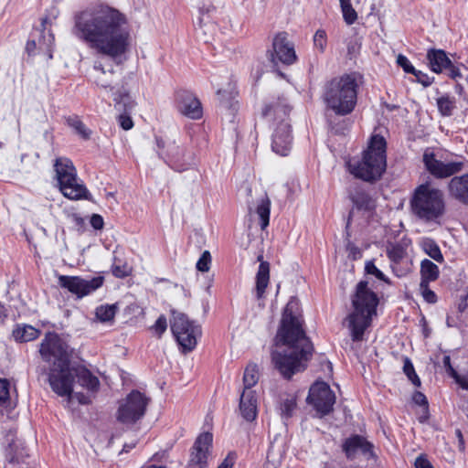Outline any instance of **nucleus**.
<instances>
[{"mask_svg": "<svg viewBox=\"0 0 468 468\" xmlns=\"http://www.w3.org/2000/svg\"><path fill=\"white\" fill-rule=\"evenodd\" d=\"M236 462V454L229 452L218 468H233Z\"/></svg>", "mask_w": 468, "mask_h": 468, "instance_id": "864d4df0", "label": "nucleus"}, {"mask_svg": "<svg viewBox=\"0 0 468 468\" xmlns=\"http://www.w3.org/2000/svg\"><path fill=\"white\" fill-rule=\"evenodd\" d=\"M422 159L427 171L436 178L450 177L463 168V162L443 163L436 159L433 152L429 149L424 152Z\"/></svg>", "mask_w": 468, "mask_h": 468, "instance_id": "dca6fc26", "label": "nucleus"}, {"mask_svg": "<svg viewBox=\"0 0 468 468\" xmlns=\"http://www.w3.org/2000/svg\"><path fill=\"white\" fill-rule=\"evenodd\" d=\"M355 207L358 210L372 212L376 208V201L372 197L362 189L356 190L350 196Z\"/></svg>", "mask_w": 468, "mask_h": 468, "instance_id": "bb28decb", "label": "nucleus"}, {"mask_svg": "<svg viewBox=\"0 0 468 468\" xmlns=\"http://www.w3.org/2000/svg\"><path fill=\"white\" fill-rule=\"evenodd\" d=\"M439 268L433 263L431 261L425 259L420 263V275L421 280L420 283H430L431 282H434L439 277Z\"/></svg>", "mask_w": 468, "mask_h": 468, "instance_id": "c85d7f7f", "label": "nucleus"}, {"mask_svg": "<svg viewBox=\"0 0 468 468\" xmlns=\"http://www.w3.org/2000/svg\"><path fill=\"white\" fill-rule=\"evenodd\" d=\"M116 311L117 306L115 304L101 305L96 308L95 314L101 322H109L114 318Z\"/></svg>", "mask_w": 468, "mask_h": 468, "instance_id": "f704fd0d", "label": "nucleus"}, {"mask_svg": "<svg viewBox=\"0 0 468 468\" xmlns=\"http://www.w3.org/2000/svg\"><path fill=\"white\" fill-rule=\"evenodd\" d=\"M343 17L347 25H353L357 19V14L352 7L350 0H339Z\"/></svg>", "mask_w": 468, "mask_h": 468, "instance_id": "c9c22d12", "label": "nucleus"}, {"mask_svg": "<svg viewBox=\"0 0 468 468\" xmlns=\"http://www.w3.org/2000/svg\"><path fill=\"white\" fill-rule=\"evenodd\" d=\"M468 294L463 296L458 303L457 309L460 314H463L468 307Z\"/></svg>", "mask_w": 468, "mask_h": 468, "instance_id": "bf43d9fd", "label": "nucleus"}, {"mask_svg": "<svg viewBox=\"0 0 468 468\" xmlns=\"http://www.w3.org/2000/svg\"><path fill=\"white\" fill-rule=\"evenodd\" d=\"M443 366L446 369V371L449 373V375L452 378L454 375H456V370L453 368V367L451 364V357L450 356H444L442 360Z\"/></svg>", "mask_w": 468, "mask_h": 468, "instance_id": "4d7b16f0", "label": "nucleus"}, {"mask_svg": "<svg viewBox=\"0 0 468 468\" xmlns=\"http://www.w3.org/2000/svg\"><path fill=\"white\" fill-rule=\"evenodd\" d=\"M94 69L101 72V75L98 76L95 80L96 84L103 89H110L112 90V88L111 86L112 80H110L106 78L107 72L103 69L102 65L101 63L95 64Z\"/></svg>", "mask_w": 468, "mask_h": 468, "instance_id": "a19ab883", "label": "nucleus"}, {"mask_svg": "<svg viewBox=\"0 0 468 468\" xmlns=\"http://www.w3.org/2000/svg\"><path fill=\"white\" fill-rule=\"evenodd\" d=\"M259 380V372L256 365H249L244 371L243 376V390H251V388Z\"/></svg>", "mask_w": 468, "mask_h": 468, "instance_id": "2f4dec72", "label": "nucleus"}, {"mask_svg": "<svg viewBox=\"0 0 468 468\" xmlns=\"http://www.w3.org/2000/svg\"><path fill=\"white\" fill-rule=\"evenodd\" d=\"M90 223L91 225V227L96 229V230H100V229H103V226H104V221H103V218L101 215L99 214H93L91 217H90Z\"/></svg>", "mask_w": 468, "mask_h": 468, "instance_id": "603ef678", "label": "nucleus"}, {"mask_svg": "<svg viewBox=\"0 0 468 468\" xmlns=\"http://www.w3.org/2000/svg\"><path fill=\"white\" fill-rule=\"evenodd\" d=\"M358 84L354 74H345L333 79L325 86L324 101L327 108L336 115L345 116L351 113L357 100Z\"/></svg>", "mask_w": 468, "mask_h": 468, "instance_id": "423d86ee", "label": "nucleus"}, {"mask_svg": "<svg viewBox=\"0 0 468 468\" xmlns=\"http://www.w3.org/2000/svg\"><path fill=\"white\" fill-rule=\"evenodd\" d=\"M403 371L409 378V379L417 387L420 386V380L417 374L415 373V369L413 367L412 363L409 358L405 359L404 366H403Z\"/></svg>", "mask_w": 468, "mask_h": 468, "instance_id": "79ce46f5", "label": "nucleus"}, {"mask_svg": "<svg viewBox=\"0 0 468 468\" xmlns=\"http://www.w3.org/2000/svg\"><path fill=\"white\" fill-rule=\"evenodd\" d=\"M70 218L76 227H78L79 229H81L84 227L85 220L80 215L72 214Z\"/></svg>", "mask_w": 468, "mask_h": 468, "instance_id": "052dcab7", "label": "nucleus"}, {"mask_svg": "<svg viewBox=\"0 0 468 468\" xmlns=\"http://www.w3.org/2000/svg\"><path fill=\"white\" fill-rule=\"evenodd\" d=\"M306 401L323 417L333 410L335 395L327 383L316 381L311 386Z\"/></svg>", "mask_w": 468, "mask_h": 468, "instance_id": "f8f14e48", "label": "nucleus"}, {"mask_svg": "<svg viewBox=\"0 0 468 468\" xmlns=\"http://www.w3.org/2000/svg\"><path fill=\"white\" fill-rule=\"evenodd\" d=\"M410 205L412 214L425 222L436 221L445 212L442 191L427 184L420 185L414 190Z\"/></svg>", "mask_w": 468, "mask_h": 468, "instance_id": "0eeeda50", "label": "nucleus"}, {"mask_svg": "<svg viewBox=\"0 0 468 468\" xmlns=\"http://www.w3.org/2000/svg\"><path fill=\"white\" fill-rule=\"evenodd\" d=\"M250 212H254L259 217L261 229L264 230L269 226L271 213V200L267 194L257 201L254 210L250 207Z\"/></svg>", "mask_w": 468, "mask_h": 468, "instance_id": "a878e982", "label": "nucleus"}, {"mask_svg": "<svg viewBox=\"0 0 468 468\" xmlns=\"http://www.w3.org/2000/svg\"><path fill=\"white\" fill-rule=\"evenodd\" d=\"M170 327L183 352H190L196 347L197 338L201 335V329L185 314L172 310Z\"/></svg>", "mask_w": 468, "mask_h": 468, "instance_id": "9d476101", "label": "nucleus"}, {"mask_svg": "<svg viewBox=\"0 0 468 468\" xmlns=\"http://www.w3.org/2000/svg\"><path fill=\"white\" fill-rule=\"evenodd\" d=\"M211 263V255L208 250H205L197 262V269L199 271L206 272L209 270Z\"/></svg>", "mask_w": 468, "mask_h": 468, "instance_id": "37998d69", "label": "nucleus"}, {"mask_svg": "<svg viewBox=\"0 0 468 468\" xmlns=\"http://www.w3.org/2000/svg\"><path fill=\"white\" fill-rule=\"evenodd\" d=\"M455 436L458 439L459 450L463 451L464 450V440H463V433L460 429L455 430Z\"/></svg>", "mask_w": 468, "mask_h": 468, "instance_id": "680f3d73", "label": "nucleus"}, {"mask_svg": "<svg viewBox=\"0 0 468 468\" xmlns=\"http://www.w3.org/2000/svg\"><path fill=\"white\" fill-rule=\"evenodd\" d=\"M156 145L158 147L159 156L173 169L176 171H184L187 168L188 163L186 156V149L183 145L177 144L176 142L169 143L165 145V142L156 137Z\"/></svg>", "mask_w": 468, "mask_h": 468, "instance_id": "2eb2a0df", "label": "nucleus"}, {"mask_svg": "<svg viewBox=\"0 0 468 468\" xmlns=\"http://www.w3.org/2000/svg\"><path fill=\"white\" fill-rule=\"evenodd\" d=\"M314 47L324 53L327 45V36L324 29H318L314 35Z\"/></svg>", "mask_w": 468, "mask_h": 468, "instance_id": "ea45409f", "label": "nucleus"}, {"mask_svg": "<svg viewBox=\"0 0 468 468\" xmlns=\"http://www.w3.org/2000/svg\"><path fill=\"white\" fill-rule=\"evenodd\" d=\"M290 111L291 109L287 104L279 101L274 104L267 105L262 112L265 117L273 116L282 119L274 130L271 143L273 152L282 156H286L292 146L291 125L285 120Z\"/></svg>", "mask_w": 468, "mask_h": 468, "instance_id": "1a4fd4ad", "label": "nucleus"}, {"mask_svg": "<svg viewBox=\"0 0 468 468\" xmlns=\"http://www.w3.org/2000/svg\"><path fill=\"white\" fill-rule=\"evenodd\" d=\"M150 399L138 390H133L120 402L117 420L122 424H133L145 414Z\"/></svg>", "mask_w": 468, "mask_h": 468, "instance_id": "9b49d317", "label": "nucleus"}, {"mask_svg": "<svg viewBox=\"0 0 468 468\" xmlns=\"http://www.w3.org/2000/svg\"><path fill=\"white\" fill-rule=\"evenodd\" d=\"M349 172L366 182L378 180L387 167L386 141L380 135L371 137L361 159L353 158L347 162Z\"/></svg>", "mask_w": 468, "mask_h": 468, "instance_id": "39448f33", "label": "nucleus"}, {"mask_svg": "<svg viewBox=\"0 0 468 468\" xmlns=\"http://www.w3.org/2000/svg\"><path fill=\"white\" fill-rule=\"evenodd\" d=\"M448 192L452 198L468 205V173L453 176L448 183Z\"/></svg>", "mask_w": 468, "mask_h": 468, "instance_id": "412c9836", "label": "nucleus"}, {"mask_svg": "<svg viewBox=\"0 0 468 468\" xmlns=\"http://www.w3.org/2000/svg\"><path fill=\"white\" fill-rule=\"evenodd\" d=\"M103 283L101 276L93 277L91 279H83L79 276H66L61 275L58 277V284L60 287L67 289L71 293L77 295L78 298H82L100 288Z\"/></svg>", "mask_w": 468, "mask_h": 468, "instance_id": "4468645a", "label": "nucleus"}, {"mask_svg": "<svg viewBox=\"0 0 468 468\" xmlns=\"http://www.w3.org/2000/svg\"><path fill=\"white\" fill-rule=\"evenodd\" d=\"M455 382L465 390H468V374L467 375H459L456 372V375L452 377Z\"/></svg>", "mask_w": 468, "mask_h": 468, "instance_id": "5fc2aeb1", "label": "nucleus"}, {"mask_svg": "<svg viewBox=\"0 0 468 468\" xmlns=\"http://www.w3.org/2000/svg\"><path fill=\"white\" fill-rule=\"evenodd\" d=\"M298 303L292 299L286 304L275 336L276 348L271 352L274 368L287 379L303 371L311 359L314 346L303 328V320L294 314Z\"/></svg>", "mask_w": 468, "mask_h": 468, "instance_id": "f03ea898", "label": "nucleus"}, {"mask_svg": "<svg viewBox=\"0 0 468 468\" xmlns=\"http://www.w3.org/2000/svg\"><path fill=\"white\" fill-rule=\"evenodd\" d=\"M415 467L416 468H433L431 463L422 455L416 458Z\"/></svg>", "mask_w": 468, "mask_h": 468, "instance_id": "6e6d98bb", "label": "nucleus"}, {"mask_svg": "<svg viewBox=\"0 0 468 468\" xmlns=\"http://www.w3.org/2000/svg\"><path fill=\"white\" fill-rule=\"evenodd\" d=\"M387 255L388 259L394 263H399L406 255L405 249L401 244L389 243L387 246Z\"/></svg>", "mask_w": 468, "mask_h": 468, "instance_id": "473e14b6", "label": "nucleus"}, {"mask_svg": "<svg viewBox=\"0 0 468 468\" xmlns=\"http://www.w3.org/2000/svg\"><path fill=\"white\" fill-rule=\"evenodd\" d=\"M413 75L416 77L417 81L421 83L424 87L430 86L434 80V78H431L426 73L420 70L415 69V73H413Z\"/></svg>", "mask_w": 468, "mask_h": 468, "instance_id": "09e8293b", "label": "nucleus"}, {"mask_svg": "<svg viewBox=\"0 0 468 468\" xmlns=\"http://www.w3.org/2000/svg\"><path fill=\"white\" fill-rule=\"evenodd\" d=\"M268 55L273 66H278L279 63L291 66L297 60L294 44L288 38L286 32H279L275 35Z\"/></svg>", "mask_w": 468, "mask_h": 468, "instance_id": "ddd939ff", "label": "nucleus"}, {"mask_svg": "<svg viewBox=\"0 0 468 468\" xmlns=\"http://www.w3.org/2000/svg\"><path fill=\"white\" fill-rule=\"evenodd\" d=\"M437 106L441 115L451 116L455 108V100L448 95L441 96L437 99Z\"/></svg>", "mask_w": 468, "mask_h": 468, "instance_id": "72a5a7b5", "label": "nucleus"}, {"mask_svg": "<svg viewBox=\"0 0 468 468\" xmlns=\"http://www.w3.org/2000/svg\"><path fill=\"white\" fill-rule=\"evenodd\" d=\"M427 59L431 69L435 73H441L451 66V59L445 51L441 49H431L428 51Z\"/></svg>", "mask_w": 468, "mask_h": 468, "instance_id": "393cba45", "label": "nucleus"}, {"mask_svg": "<svg viewBox=\"0 0 468 468\" xmlns=\"http://www.w3.org/2000/svg\"><path fill=\"white\" fill-rule=\"evenodd\" d=\"M39 354L48 368H41L48 376L52 390L60 397H70L73 392V375L70 370L71 351L68 343L58 334L48 332L39 345Z\"/></svg>", "mask_w": 468, "mask_h": 468, "instance_id": "7ed1b4c3", "label": "nucleus"}, {"mask_svg": "<svg viewBox=\"0 0 468 468\" xmlns=\"http://www.w3.org/2000/svg\"><path fill=\"white\" fill-rule=\"evenodd\" d=\"M421 247L423 250L434 261L437 262H442L443 261V256L441 254V251L438 246V244L431 239H425L422 243Z\"/></svg>", "mask_w": 468, "mask_h": 468, "instance_id": "7c9ffc66", "label": "nucleus"}, {"mask_svg": "<svg viewBox=\"0 0 468 468\" xmlns=\"http://www.w3.org/2000/svg\"><path fill=\"white\" fill-rule=\"evenodd\" d=\"M178 111L185 116L197 120L202 117V106L199 100L187 90H180L176 93Z\"/></svg>", "mask_w": 468, "mask_h": 468, "instance_id": "a211bd4d", "label": "nucleus"}, {"mask_svg": "<svg viewBox=\"0 0 468 468\" xmlns=\"http://www.w3.org/2000/svg\"><path fill=\"white\" fill-rule=\"evenodd\" d=\"M134 445H135L134 443H132V444H127V443H125V444L123 445V448H122V452H130V450H131V449H133V448L134 447Z\"/></svg>", "mask_w": 468, "mask_h": 468, "instance_id": "69168bd1", "label": "nucleus"}, {"mask_svg": "<svg viewBox=\"0 0 468 468\" xmlns=\"http://www.w3.org/2000/svg\"><path fill=\"white\" fill-rule=\"evenodd\" d=\"M35 48H36V42L34 40L27 41V50L28 53H31Z\"/></svg>", "mask_w": 468, "mask_h": 468, "instance_id": "e2e57ef3", "label": "nucleus"}, {"mask_svg": "<svg viewBox=\"0 0 468 468\" xmlns=\"http://www.w3.org/2000/svg\"><path fill=\"white\" fill-rule=\"evenodd\" d=\"M7 445L5 446V460L10 463H19L24 462L25 458L28 456L25 452L22 444L15 438L12 432L6 435Z\"/></svg>", "mask_w": 468, "mask_h": 468, "instance_id": "5701e85b", "label": "nucleus"}, {"mask_svg": "<svg viewBox=\"0 0 468 468\" xmlns=\"http://www.w3.org/2000/svg\"><path fill=\"white\" fill-rule=\"evenodd\" d=\"M446 324L448 327H452L455 325L454 321L450 316L447 317Z\"/></svg>", "mask_w": 468, "mask_h": 468, "instance_id": "338daca9", "label": "nucleus"}, {"mask_svg": "<svg viewBox=\"0 0 468 468\" xmlns=\"http://www.w3.org/2000/svg\"><path fill=\"white\" fill-rule=\"evenodd\" d=\"M365 271L367 274H372L378 280L388 282V279L380 270L378 269L373 261H367L366 263Z\"/></svg>", "mask_w": 468, "mask_h": 468, "instance_id": "a18cd8bd", "label": "nucleus"}, {"mask_svg": "<svg viewBox=\"0 0 468 468\" xmlns=\"http://www.w3.org/2000/svg\"><path fill=\"white\" fill-rule=\"evenodd\" d=\"M413 401L417 405L422 406L423 410L426 411V413L428 412V400H427L426 396L423 393H421L420 391H416L413 395Z\"/></svg>", "mask_w": 468, "mask_h": 468, "instance_id": "8fccbe9b", "label": "nucleus"}, {"mask_svg": "<svg viewBox=\"0 0 468 468\" xmlns=\"http://www.w3.org/2000/svg\"><path fill=\"white\" fill-rule=\"evenodd\" d=\"M445 70L448 71V76L453 80H457L461 77L460 69L452 65L451 62V66L446 69Z\"/></svg>", "mask_w": 468, "mask_h": 468, "instance_id": "13d9d810", "label": "nucleus"}, {"mask_svg": "<svg viewBox=\"0 0 468 468\" xmlns=\"http://www.w3.org/2000/svg\"><path fill=\"white\" fill-rule=\"evenodd\" d=\"M239 411L244 420L252 421L258 413V400L253 390H243L239 399Z\"/></svg>", "mask_w": 468, "mask_h": 468, "instance_id": "aec40b11", "label": "nucleus"}, {"mask_svg": "<svg viewBox=\"0 0 468 468\" xmlns=\"http://www.w3.org/2000/svg\"><path fill=\"white\" fill-rule=\"evenodd\" d=\"M67 123L74 129L76 133L81 136L83 139H89L90 131L85 126V124L77 116L69 117Z\"/></svg>", "mask_w": 468, "mask_h": 468, "instance_id": "e433bc0d", "label": "nucleus"}, {"mask_svg": "<svg viewBox=\"0 0 468 468\" xmlns=\"http://www.w3.org/2000/svg\"><path fill=\"white\" fill-rule=\"evenodd\" d=\"M378 304V298L368 289L367 282H359L352 297L354 310L345 320L354 342L362 341L365 331L371 324L372 316L376 314Z\"/></svg>", "mask_w": 468, "mask_h": 468, "instance_id": "20e7f679", "label": "nucleus"}, {"mask_svg": "<svg viewBox=\"0 0 468 468\" xmlns=\"http://www.w3.org/2000/svg\"><path fill=\"white\" fill-rule=\"evenodd\" d=\"M455 91H456L457 93L461 94V93L463 92V87H462V85H460V84H456V85H455Z\"/></svg>", "mask_w": 468, "mask_h": 468, "instance_id": "774afa93", "label": "nucleus"}, {"mask_svg": "<svg viewBox=\"0 0 468 468\" xmlns=\"http://www.w3.org/2000/svg\"><path fill=\"white\" fill-rule=\"evenodd\" d=\"M397 63L399 66H400L403 69V70L406 73H410V74L415 73V68L412 66V64L410 62V60L408 59V58L406 56L399 54L397 57Z\"/></svg>", "mask_w": 468, "mask_h": 468, "instance_id": "de8ad7c7", "label": "nucleus"}, {"mask_svg": "<svg viewBox=\"0 0 468 468\" xmlns=\"http://www.w3.org/2000/svg\"><path fill=\"white\" fill-rule=\"evenodd\" d=\"M420 291L424 300L429 303H435L437 302V295L429 287V283H420Z\"/></svg>", "mask_w": 468, "mask_h": 468, "instance_id": "c03bdc74", "label": "nucleus"}, {"mask_svg": "<svg viewBox=\"0 0 468 468\" xmlns=\"http://www.w3.org/2000/svg\"><path fill=\"white\" fill-rule=\"evenodd\" d=\"M429 418V411L426 413V411L423 410V414L419 417L420 422L423 423L425 422Z\"/></svg>", "mask_w": 468, "mask_h": 468, "instance_id": "0e129e2a", "label": "nucleus"}, {"mask_svg": "<svg viewBox=\"0 0 468 468\" xmlns=\"http://www.w3.org/2000/svg\"><path fill=\"white\" fill-rule=\"evenodd\" d=\"M257 261H260V266L255 278V292L256 298L261 300L264 297L266 288L270 282V263L263 261L262 254L257 257Z\"/></svg>", "mask_w": 468, "mask_h": 468, "instance_id": "4be33fe9", "label": "nucleus"}, {"mask_svg": "<svg viewBox=\"0 0 468 468\" xmlns=\"http://www.w3.org/2000/svg\"><path fill=\"white\" fill-rule=\"evenodd\" d=\"M166 328L167 321L165 315H160L154 324L151 327L158 337L162 336V335L166 331Z\"/></svg>", "mask_w": 468, "mask_h": 468, "instance_id": "49530a36", "label": "nucleus"}, {"mask_svg": "<svg viewBox=\"0 0 468 468\" xmlns=\"http://www.w3.org/2000/svg\"><path fill=\"white\" fill-rule=\"evenodd\" d=\"M73 35L97 53L120 64L129 52L131 28L124 14L109 5L89 6L74 15Z\"/></svg>", "mask_w": 468, "mask_h": 468, "instance_id": "f257e3e1", "label": "nucleus"}, {"mask_svg": "<svg viewBox=\"0 0 468 468\" xmlns=\"http://www.w3.org/2000/svg\"><path fill=\"white\" fill-rule=\"evenodd\" d=\"M40 335V331L32 325L18 324L13 330V336L16 342H29L37 339Z\"/></svg>", "mask_w": 468, "mask_h": 468, "instance_id": "cd10ccee", "label": "nucleus"}, {"mask_svg": "<svg viewBox=\"0 0 468 468\" xmlns=\"http://www.w3.org/2000/svg\"><path fill=\"white\" fill-rule=\"evenodd\" d=\"M112 271L115 277L124 278L131 274L132 269L126 262H122L121 260L115 258L112 266Z\"/></svg>", "mask_w": 468, "mask_h": 468, "instance_id": "4c0bfd02", "label": "nucleus"}, {"mask_svg": "<svg viewBox=\"0 0 468 468\" xmlns=\"http://www.w3.org/2000/svg\"><path fill=\"white\" fill-rule=\"evenodd\" d=\"M119 124L123 130L128 131L133 128V122L129 115L121 114L119 116Z\"/></svg>", "mask_w": 468, "mask_h": 468, "instance_id": "3c124183", "label": "nucleus"}, {"mask_svg": "<svg viewBox=\"0 0 468 468\" xmlns=\"http://www.w3.org/2000/svg\"><path fill=\"white\" fill-rule=\"evenodd\" d=\"M296 408V400L292 397H288L281 403V415L282 418L288 419L292 417L293 410Z\"/></svg>", "mask_w": 468, "mask_h": 468, "instance_id": "58836bf2", "label": "nucleus"}, {"mask_svg": "<svg viewBox=\"0 0 468 468\" xmlns=\"http://www.w3.org/2000/svg\"><path fill=\"white\" fill-rule=\"evenodd\" d=\"M70 370L73 375V381L75 380V378H77L79 384L83 388H86L90 391L98 390L100 381L90 370L83 367H70Z\"/></svg>", "mask_w": 468, "mask_h": 468, "instance_id": "b1692460", "label": "nucleus"}, {"mask_svg": "<svg viewBox=\"0 0 468 468\" xmlns=\"http://www.w3.org/2000/svg\"><path fill=\"white\" fill-rule=\"evenodd\" d=\"M373 445L360 435H354L347 438L343 443V452L349 460H353L357 452L373 455Z\"/></svg>", "mask_w": 468, "mask_h": 468, "instance_id": "6ab92c4d", "label": "nucleus"}, {"mask_svg": "<svg viewBox=\"0 0 468 468\" xmlns=\"http://www.w3.org/2000/svg\"><path fill=\"white\" fill-rule=\"evenodd\" d=\"M113 101H115L116 107H118L119 110L122 109L124 112L132 110L135 105L130 94L124 90L116 91L113 94Z\"/></svg>", "mask_w": 468, "mask_h": 468, "instance_id": "c756f323", "label": "nucleus"}, {"mask_svg": "<svg viewBox=\"0 0 468 468\" xmlns=\"http://www.w3.org/2000/svg\"><path fill=\"white\" fill-rule=\"evenodd\" d=\"M53 166L58 189L65 197L71 200H90V195L86 186L79 181L76 167L70 159L58 157Z\"/></svg>", "mask_w": 468, "mask_h": 468, "instance_id": "6e6552de", "label": "nucleus"}, {"mask_svg": "<svg viewBox=\"0 0 468 468\" xmlns=\"http://www.w3.org/2000/svg\"><path fill=\"white\" fill-rule=\"evenodd\" d=\"M210 432L201 433L196 440L187 468H207L208 450L212 445Z\"/></svg>", "mask_w": 468, "mask_h": 468, "instance_id": "f3484780", "label": "nucleus"}]
</instances>
